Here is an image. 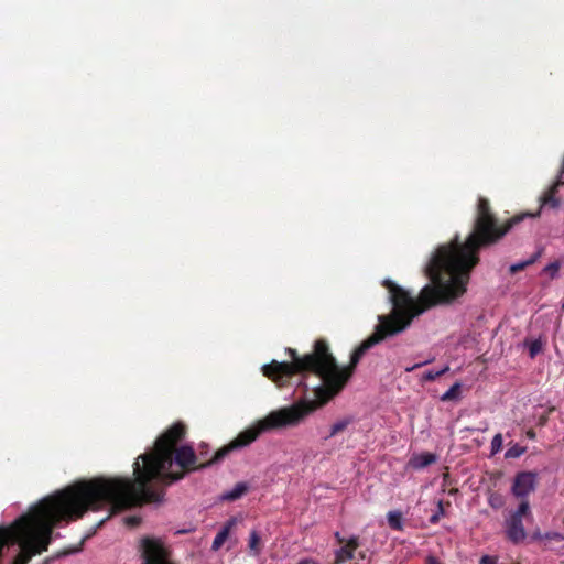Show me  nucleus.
Wrapping results in <instances>:
<instances>
[{
	"mask_svg": "<svg viewBox=\"0 0 564 564\" xmlns=\"http://www.w3.org/2000/svg\"><path fill=\"white\" fill-rule=\"evenodd\" d=\"M512 229V217L500 224L491 210L490 203L479 197L473 230L464 242L456 235L447 245L440 246L425 268L432 284L425 285L417 299L409 291L386 279L382 285L389 292L392 311L378 316L375 332L357 346L347 366L340 367L329 350L326 339L314 343L313 350L300 356L293 348H286L291 361L272 360L262 367L263 375L276 386H286L295 375H315L322 384L314 389L315 400L299 401L292 405L312 409V413L339 394L364 355L388 337L404 332L412 321L426 310L451 304L467 291L473 269L479 263V250L499 242Z\"/></svg>",
	"mask_w": 564,
	"mask_h": 564,
	"instance_id": "1",
	"label": "nucleus"
},
{
	"mask_svg": "<svg viewBox=\"0 0 564 564\" xmlns=\"http://www.w3.org/2000/svg\"><path fill=\"white\" fill-rule=\"evenodd\" d=\"M311 413L312 409L304 404L271 411L200 465H197L193 446H180L186 436L187 426L183 422H176L156 438L151 451L138 456L133 463L134 479L97 477L78 481L46 497L45 502L58 524L77 520L89 509L99 510L110 506L112 513H116L143 503L161 502L165 495L164 488L152 485L153 481L162 487L171 486L192 471L221 462L232 451L250 445L263 433L297 426Z\"/></svg>",
	"mask_w": 564,
	"mask_h": 564,
	"instance_id": "2",
	"label": "nucleus"
},
{
	"mask_svg": "<svg viewBox=\"0 0 564 564\" xmlns=\"http://www.w3.org/2000/svg\"><path fill=\"white\" fill-rule=\"evenodd\" d=\"M57 525L44 498L9 527H0V557L6 545L17 544L20 551L12 564H29L34 556L47 551Z\"/></svg>",
	"mask_w": 564,
	"mask_h": 564,
	"instance_id": "3",
	"label": "nucleus"
},
{
	"mask_svg": "<svg viewBox=\"0 0 564 564\" xmlns=\"http://www.w3.org/2000/svg\"><path fill=\"white\" fill-rule=\"evenodd\" d=\"M532 517L529 501H520L517 510L510 512L505 521V535L513 544L522 543L527 538L523 519Z\"/></svg>",
	"mask_w": 564,
	"mask_h": 564,
	"instance_id": "4",
	"label": "nucleus"
},
{
	"mask_svg": "<svg viewBox=\"0 0 564 564\" xmlns=\"http://www.w3.org/2000/svg\"><path fill=\"white\" fill-rule=\"evenodd\" d=\"M142 556L148 564H174L167 560L169 552L158 539L144 538L142 540Z\"/></svg>",
	"mask_w": 564,
	"mask_h": 564,
	"instance_id": "5",
	"label": "nucleus"
},
{
	"mask_svg": "<svg viewBox=\"0 0 564 564\" xmlns=\"http://www.w3.org/2000/svg\"><path fill=\"white\" fill-rule=\"evenodd\" d=\"M538 475L534 471H520L514 476L511 492L520 501H529L528 496L536 488Z\"/></svg>",
	"mask_w": 564,
	"mask_h": 564,
	"instance_id": "6",
	"label": "nucleus"
},
{
	"mask_svg": "<svg viewBox=\"0 0 564 564\" xmlns=\"http://www.w3.org/2000/svg\"><path fill=\"white\" fill-rule=\"evenodd\" d=\"M335 539L340 547L335 552V560L333 564H345L354 560L355 553L360 546L359 538L354 535L349 539H345L339 534V532H336Z\"/></svg>",
	"mask_w": 564,
	"mask_h": 564,
	"instance_id": "7",
	"label": "nucleus"
},
{
	"mask_svg": "<svg viewBox=\"0 0 564 564\" xmlns=\"http://www.w3.org/2000/svg\"><path fill=\"white\" fill-rule=\"evenodd\" d=\"M563 185L564 180H562V176H557L553 185L542 196V205L549 206L551 208H557L560 206V199L556 197V193L558 192V188Z\"/></svg>",
	"mask_w": 564,
	"mask_h": 564,
	"instance_id": "8",
	"label": "nucleus"
},
{
	"mask_svg": "<svg viewBox=\"0 0 564 564\" xmlns=\"http://www.w3.org/2000/svg\"><path fill=\"white\" fill-rule=\"evenodd\" d=\"M436 456L432 453H422L411 458L410 465L414 469H422L435 463Z\"/></svg>",
	"mask_w": 564,
	"mask_h": 564,
	"instance_id": "9",
	"label": "nucleus"
},
{
	"mask_svg": "<svg viewBox=\"0 0 564 564\" xmlns=\"http://www.w3.org/2000/svg\"><path fill=\"white\" fill-rule=\"evenodd\" d=\"M248 491L246 482H237L235 487L223 494L221 499L226 501H235L241 498Z\"/></svg>",
	"mask_w": 564,
	"mask_h": 564,
	"instance_id": "10",
	"label": "nucleus"
},
{
	"mask_svg": "<svg viewBox=\"0 0 564 564\" xmlns=\"http://www.w3.org/2000/svg\"><path fill=\"white\" fill-rule=\"evenodd\" d=\"M234 521H229L228 523H226V525L216 534L214 541H213V545H212V549L214 551H217L219 550L223 544L225 543V541L228 539V535H229V532H230V528L232 525Z\"/></svg>",
	"mask_w": 564,
	"mask_h": 564,
	"instance_id": "11",
	"label": "nucleus"
},
{
	"mask_svg": "<svg viewBox=\"0 0 564 564\" xmlns=\"http://www.w3.org/2000/svg\"><path fill=\"white\" fill-rule=\"evenodd\" d=\"M387 521L392 530H403V517L400 511H389L387 514Z\"/></svg>",
	"mask_w": 564,
	"mask_h": 564,
	"instance_id": "12",
	"label": "nucleus"
},
{
	"mask_svg": "<svg viewBox=\"0 0 564 564\" xmlns=\"http://www.w3.org/2000/svg\"><path fill=\"white\" fill-rule=\"evenodd\" d=\"M352 422V419L350 417H347V419H343V420H339L337 421L336 423H334L332 426H330V431H329V434L325 437V440L327 438H330V437H334L335 435L341 433L343 431H345L347 429V426Z\"/></svg>",
	"mask_w": 564,
	"mask_h": 564,
	"instance_id": "13",
	"label": "nucleus"
},
{
	"mask_svg": "<svg viewBox=\"0 0 564 564\" xmlns=\"http://www.w3.org/2000/svg\"><path fill=\"white\" fill-rule=\"evenodd\" d=\"M249 549L254 555H258L261 552V540L257 531H251L250 533Z\"/></svg>",
	"mask_w": 564,
	"mask_h": 564,
	"instance_id": "14",
	"label": "nucleus"
},
{
	"mask_svg": "<svg viewBox=\"0 0 564 564\" xmlns=\"http://www.w3.org/2000/svg\"><path fill=\"white\" fill-rule=\"evenodd\" d=\"M460 383L455 382L441 398L442 401H452L457 399L460 393Z\"/></svg>",
	"mask_w": 564,
	"mask_h": 564,
	"instance_id": "15",
	"label": "nucleus"
},
{
	"mask_svg": "<svg viewBox=\"0 0 564 564\" xmlns=\"http://www.w3.org/2000/svg\"><path fill=\"white\" fill-rule=\"evenodd\" d=\"M488 503L491 508L498 510L503 507L505 499L499 492H491L488 497Z\"/></svg>",
	"mask_w": 564,
	"mask_h": 564,
	"instance_id": "16",
	"label": "nucleus"
},
{
	"mask_svg": "<svg viewBox=\"0 0 564 564\" xmlns=\"http://www.w3.org/2000/svg\"><path fill=\"white\" fill-rule=\"evenodd\" d=\"M448 370H449L448 366H445L444 368H442L437 371L429 370L427 372L424 373L423 379L425 381H434L435 379H437L441 376H443L444 373H446Z\"/></svg>",
	"mask_w": 564,
	"mask_h": 564,
	"instance_id": "17",
	"label": "nucleus"
},
{
	"mask_svg": "<svg viewBox=\"0 0 564 564\" xmlns=\"http://www.w3.org/2000/svg\"><path fill=\"white\" fill-rule=\"evenodd\" d=\"M525 452V448L516 444L511 446L505 454L506 458H518Z\"/></svg>",
	"mask_w": 564,
	"mask_h": 564,
	"instance_id": "18",
	"label": "nucleus"
},
{
	"mask_svg": "<svg viewBox=\"0 0 564 564\" xmlns=\"http://www.w3.org/2000/svg\"><path fill=\"white\" fill-rule=\"evenodd\" d=\"M444 502L442 500H438L437 502V510L434 514H432L429 519L430 523L436 524L440 522L441 518L444 516Z\"/></svg>",
	"mask_w": 564,
	"mask_h": 564,
	"instance_id": "19",
	"label": "nucleus"
},
{
	"mask_svg": "<svg viewBox=\"0 0 564 564\" xmlns=\"http://www.w3.org/2000/svg\"><path fill=\"white\" fill-rule=\"evenodd\" d=\"M561 268V263L558 261H554L549 263L543 271L549 273L551 279H555Z\"/></svg>",
	"mask_w": 564,
	"mask_h": 564,
	"instance_id": "20",
	"label": "nucleus"
},
{
	"mask_svg": "<svg viewBox=\"0 0 564 564\" xmlns=\"http://www.w3.org/2000/svg\"><path fill=\"white\" fill-rule=\"evenodd\" d=\"M502 435L496 434L491 441V454H497L502 448Z\"/></svg>",
	"mask_w": 564,
	"mask_h": 564,
	"instance_id": "21",
	"label": "nucleus"
},
{
	"mask_svg": "<svg viewBox=\"0 0 564 564\" xmlns=\"http://www.w3.org/2000/svg\"><path fill=\"white\" fill-rule=\"evenodd\" d=\"M542 350V344L540 340H533L529 345V355L531 358H534Z\"/></svg>",
	"mask_w": 564,
	"mask_h": 564,
	"instance_id": "22",
	"label": "nucleus"
},
{
	"mask_svg": "<svg viewBox=\"0 0 564 564\" xmlns=\"http://www.w3.org/2000/svg\"><path fill=\"white\" fill-rule=\"evenodd\" d=\"M529 267L528 260L511 264L509 271L511 274H516Z\"/></svg>",
	"mask_w": 564,
	"mask_h": 564,
	"instance_id": "23",
	"label": "nucleus"
},
{
	"mask_svg": "<svg viewBox=\"0 0 564 564\" xmlns=\"http://www.w3.org/2000/svg\"><path fill=\"white\" fill-rule=\"evenodd\" d=\"M544 540L562 542V541H564V535L558 532H546V533H544Z\"/></svg>",
	"mask_w": 564,
	"mask_h": 564,
	"instance_id": "24",
	"label": "nucleus"
},
{
	"mask_svg": "<svg viewBox=\"0 0 564 564\" xmlns=\"http://www.w3.org/2000/svg\"><path fill=\"white\" fill-rule=\"evenodd\" d=\"M543 253V248H539L538 251L535 253H533L529 259H528V263L529 265H532L534 264L542 256Z\"/></svg>",
	"mask_w": 564,
	"mask_h": 564,
	"instance_id": "25",
	"label": "nucleus"
},
{
	"mask_svg": "<svg viewBox=\"0 0 564 564\" xmlns=\"http://www.w3.org/2000/svg\"><path fill=\"white\" fill-rule=\"evenodd\" d=\"M208 453V445L207 444H200L199 446V455L196 454L197 456V465H200V464H204L205 462L203 463H199L198 459L199 457H205Z\"/></svg>",
	"mask_w": 564,
	"mask_h": 564,
	"instance_id": "26",
	"label": "nucleus"
},
{
	"mask_svg": "<svg viewBox=\"0 0 564 564\" xmlns=\"http://www.w3.org/2000/svg\"><path fill=\"white\" fill-rule=\"evenodd\" d=\"M480 564H497V558L490 555H484L480 558Z\"/></svg>",
	"mask_w": 564,
	"mask_h": 564,
	"instance_id": "27",
	"label": "nucleus"
},
{
	"mask_svg": "<svg viewBox=\"0 0 564 564\" xmlns=\"http://www.w3.org/2000/svg\"><path fill=\"white\" fill-rule=\"evenodd\" d=\"M531 539L533 541H544V533H542L540 530H536L532 533Z\"/></svg>",
	"mask_w": 564,
	"mask_h": 564,
	"instance_id": "28",
	"label": "nucleus"
},
{
	"mask_svg": "<svg viewBox=\"0 0 564 564\" xmlns=\"http://www.w3.org/2000/svg\"><path fill=\"white\" fill-rule=\"evenodd\" d=\"M425 564H442L440 560L433 555H429L425 560Z\"/></svg>",
	"mask_w": 564,
	"mask_h": 564,
	"instance_id": "29",
	"label": "nucleus"
},
{
	"mask_svg": "<svg viewBox=\"0 0 564 564\" xmlns=\"http://www.w3.org/2000/svg\"><path fill=\"white\" fill-rule=\"evenodd\" d=\"M423 365H425V362L415 364V365H413V366H411V367H406V368H405V371H406V372H410V371H412V370H414V369H416V368L422 367Z\"/></svg>",
	"mask_w": 564,
	"mask_h": 564,
	"instance_id": "30",
	"label": "nucleus"
},
{
	"mask_svg": "<svg viewBox=\"0 0 564 564\" xmlns=\"http://www.w3.org/2000/svg\"><path fill=\"white\" fill-rule=\"evenodd\" d=\"M297 564H317V563L313 560L305 558V560L300 561Z\"/></svg>",
	"mask_w": 564,
	"mask_h": 564,
	"instance_id": "31",
	"label": "nucleus"
},
{
	"mask_svg": "<svg viewBox=\"0 0 564 564\" xmlns=\"http://www.w3.org/2000/svg\"><path fill=\"white\" fill-rule=\"evenodd\" d=\"M128 523H131V524H138L139 523V519L135 518V517H131L128 519Z\"/></svg>",
	"mask_w": 564,
	"mask_h": 564,
	"instance_id": "32",
	"label": "nucleus"
},
{
	"mask_svg": "<svg viewBox=\"0 0 564 564\" xmlns=\"http://www.w3.org/2000/svg\"><path fill=\"white\" fill-rule=\"evenodd\" d=\"M534 435H535V434H534V432H533V431H529V432H528V436H529V437L533 438V437H534Z\"/></svg>",
	"mask_w": 564,
	"mask_h": 564,
	"instance_id": "33",
	"label": "nucleus"
},
{
	"mask_svg": "<svg viewBox=\"0 0 564 564\" xmlns=\"http://www.w3.org/2000/svg\"><path fill=\"white\" fill-rule=\"evenodd\" d=\"M457 491H458V489H451V490H449V494H451V495H455Z\"/></svg>",
	"mask_w": 564,
	"mask_h": 564,
	"instance_id": "34",
	"label": "nucleus"
},
{
	"mask_svg": "<svg viewBox=\"0 0 564 564\" xmlns=\"http://www.w3.org/2000/svg\"><path fill=\"white\" fill-rule=\"evenodd\" d=\"M188 532H191V530H181L177 533H182L183 534V533H188Z\"/></svg>",
	"mask_w": 564,
	"mask_h": 564,
	"instance_id": "35",
	"label": "nucleus"
},
{
	"mask_svg": "<svg viewBox=\"0 0 564 564\" xmlns=\"http://www.w3.org/2000/svg\"><path fill=\"white\" fill-rule=\"evenodd\" d=\"M359 556H360V558H362V560H364L366 555H365V553H364L362 551H360V552H359Z\"/></svg>",
	"mask_w": 564,
	"mask_h": 564,
	"instance_id": "36",
	"label": "nucleus"
},
{
	"mask_svg": "<svg viewBox=\"0 0 564 564\" xmlns=\"http://www.w3.org/2000/svg\"><path fill=\"white\" fill-rule=\"evenodd\" d=\"M143 564H148V563H147V560H144V563H143Z\"/></svg>",
	"mask_w": 564,
	"mask_h": 564,
	"instance_id": "37",
	"label": "nucleus"
}]
</instances>
